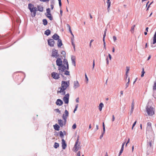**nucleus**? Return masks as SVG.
Here are the masks:
<instances>
[{
    "label": "nucleus",
    "mask_w": 156,
    "mask_h": 156,
    "mask_svg": "<svg viewBox=\"0 0 156 156\" xmlns=\"http://www.w3.org/2000/svg\"><path fill=\"white\" fill-rule=\"evenodd\" d=\"M69 85V82L68 81H62V82L61 86L62 87H59L58 89V91L57 92V93H62V94L64 95L65 93V92L64 91L66 88L68 87Z\"/></svg>",
    "instance_id": "1"
},
{
    "label": "nucleus",
    "mask_w": 156,
    "mask_h": 156,
    "mask_svg": "<svg viewBox=\"0 0 156 156\" xmlns=\"http://www.w3.org/2000/svg\"><path fill=\"white\" fill-rule=\"evenodd\" d=\"M64 64H66V67L63 65L58 67V70L59 71L60 73H62L65 72L66 69H69V65L67 61L66 60H64L63 62Z\"/></svg>",
    "instance_id": "2"
},
{
    "label": "nucleus",
    "mask_w": 156,
    "mask_h": 156,
    "mask_svg": "<svg viewBox=\"0 0 156 156\" xmlns=\"http://www.w3.org/2000/svg\"><path fill=\"white\" fill-rule=\"evenodd\" d=\"M79 138L78 136L73 149V151L75 152H76L79 149L81 148L80 142L79 141Z\"/></svg>",
    "instance_id": "3"
},
{
    "label": "nucleus",
    "mask_w": 156,
    "mask_h": 156,
    "mask_svg": "<svg viewBox=\"0 0 156 156\" xmlns=\"http://www.w3.org/2000/svg\"><path fill=\"white\" fill-rule=\"evenodd\" d=\"M146 109L147 112L149 115L152 116L154 114V110L153 107L147 106Z\"/></svg>",
    "instance_id": "4"
},
{
    "label": "nucleus",
    "mask_w": 156,
    "mask_h": 156,
    "mask_svg": "<svg viewBox=\"0 0 156 156\" xmlns=\"http://www.w3.org/2000/svg\"><path fill=\"white\" fill-rule=\"evenodd\" d=\"M60 73H58L55 72H53L51 74V76L55 80H58L60 78Z\"/></svg>",
    "instance_id": "5"
},
{
    "label": "nucleus",
    "mask_w": 156,
    "mask_h": 156,
    "mask_svg": "<svg viewBox=\"0 0 156 156\" xmlns=\"http://www.w3.org/2000/svg\"><path fill=\"white\" fill-rule=\"evenodd\" d=\"M65 114H63L62 115L63 119L65 121V123H66V119L67 117L69 116V112L67 110H66L65 111Z\"/></svg>",
    "instance_id": "6"
},
{
    "label": "nucleus",
    "mask_w": 156,
    "mask_h": 156,
    "mask_svg": "<svg viewBox=\"0 0 156 156\" xmlns=\"http://www.w3.org/2000/svg\"><path fill=\"white\" fill-rule=\"evenodd\" d=\"M48 45L50 46L53 47L54 46L55 42L53 39H49L48 41Z\"/></svg>",
    "instance_id": "7"
},
{
    "label": "nucleus",
    "mask_w": 156,
    "mask_h": 156,
    "mask_svg": "<svg viewBox=\"0 0 156 156\" xmlns=\"http://www.w3.org/2000/svg\"><path fill=\"white\" fill-rule=\"evenodd\" d=\"M69 94H66L64 97L63 98V100L65 104H67L69 103Z\"/></svg>",
    "instance_id": "8"
},
{
    "label": "nucleus",
    "mask_w": 156,
    "mask_h": 156,
    "mask_svg": "<svg viewBox=\"0 0 156 156\" xmlns=\"http://www.w3.org/2000/svg\"><path fill=\"white\" fill-rule=\"evenodd\" d=\"M58 55V51L54 49L52 50V56L57 58Z\"/></svg>",
    "instance_id": "9"
},
{
    "label": "nucleus",
    "mask_w": 156,
    "mask_h": 156,
    "mask_svg": "<svg viewBox=\"0 0 156 156\" xmlns=\"http://www.w3.org/2000/svg\"><path fill=\"white\" fill-rule=\"evenodd\" d=\"M56 63L57 65L58 66V67L63 65L62 61L61 59L60 58H57L56 60Z\"/></svg>",
    "instance_id": "10"
},
{
    "label": "nucleus",
    "mask_w": 156,
    "mask_h": 156,
    "mask_svg": "<svg viewBox=\"0 0 156 156\" xmlns=\"http://www.w3.org/2000/svg\"><path fill=\"white\" fill-rule=\"evenodd\" d=\"M153 96L155 98H156V82L154 83L153 86Z\"/></svg>",
    "instance_id": "11"
},
{
    "label": "nucleus",
    "mask_w": 156,
    "mask_h": 156,
    "mask_svg": "<svg viewBox=\"0 0 156 156\" xmlns=\"http://www.w3.org/2000/svg\"><path fill=\"white\" fill-rule=\"evenodd\" d=\"M152 130L151 123L150 122H148L147 124V131H151Z\"/></svg>",
    "instance_id": "12"
},
{
    "label": "nucleus",
    "mask_w": 156,
    "mask_h": 156,
    "mask_svg": "<svg viewBox=\"0 0 156 156\" xmlns=\"http://www.w3.org/2000/svg\"><path fill=\"white\" fill-rule=\"evenodd\" d=\"M37 8L36 7H34L33 8L31 9V10L30 11V12L32 13H33V16L32 15L33 17H34L36 15V12L37 10Z\"/></svg>",
    "instance_id": "13"
},
{
    "label": "nucleus",
    "mask_w": 156,
    "mask_h": 156,
    "mask_svg": "<svg viewBox=\"0 0 156 156\" xmlns=\"http://www.w3.org/2000/svg\"><path fill=\"white\" fill-rule=\"evenodd\" d=\"M62 147L63 149H65L66 147V144L65 141L63 139L62 140Z\"/></svg>",
    "instance_id": "14"
},
{
    "label": "nucleus",
    "mask_w": 156,
    "mask_h": 156,
    "mask_svg": "<svg viewBox=\"0 0 156 156\" xmlns=\"http://www.w3.org/2000/svg\"><path fill=\"white\" fill-rule=\"evenodd\" d=\"M56 105H58L60 106V105H62L63 104V102L62 101V100H61V99H58L57 100V101L56 102Z\"/></svg>",
    "instance_id": "15"
},
{
    "label": "nucleus",
    "mask_w": 156,
    "mask_h": 156,
    "mask_svg": "<svg viewBox=\"0 0 156 156\" xmlns=\"http://www.w3.org/2000/svg\"><path fill=\"white\" fill-rule=\"evenodd\" d=\"M52 38L53 39L55 40H58L59 39V36L56 34H55L54 35L52 36Z\"/></svg>",
    "instance_id": "16"
},
{
    "label": "nucleus",
    "mask_w": 156,
    "mask_h": 156,
    "mask_svg": "<svg viewBox=\"0 0 156 156\" xmlns=\"http://www.w3.org/2000/svg\"><path fill=\"white\" fill-rule=\"evenodd\" d=\"M58 123L61 127L63 126L66 124L65 123V122H64L61 119L58 120Z\"/></svg>",
    "instance_id": "17"
},
{
    "label": "nucleus",
    "mask_w": 156,
    "mask_h": 156,
    "mask_svg": "<svg viewBox=\"0 0 156 156\" xmlns=\"http://www.w3.org/2000/svg\"><path fill=\"white\" fill-rule=\"evenodd\" d=\"M74 87L75 88L78 87L80 86V84L77 81H75L74 82Z\"/></svg>",
    "instance_id": "18"
},
{
    "label": "nucleus",
    "mask_w": 156,
    "mask_h": 156,
    "mask_svg": "<svg viewBox=\"0 0 156 156\" xmlns=\"http://www.w3.org/2000/svg\"><path fill=\"white\" fill-rule=\"evenodd\" d=\"M107 31V29H106L104 31V35H103V43H104V46H106L105 45V37L106 36V32Z\"/></svg>",
    "instance_id": "19"
},
{
    "label": "nucleus",
    "mask_w": 156,
    "mask_h": 156,
    "mask_svg": "<svg viewBox=\"0 0 156 156\" xmlns=\"http://www.w3.org/2000/svg\"><path fill=\"white\" fill-rule=\"evenodd\" d=\"M62 45V41L61 39H58V40L57 45L58 47H60Z\"/></svg>",
    "instance_id": "20"
},
{
    "label": "nucleus",
    "mask_w": 156,
    "mask_h": 156,
    "mask_svg": "<svg viewBox=\"0 0 156 156\" xmlns=\"http://www.w3.org/2000/svg\"><path fill=\"white\" fill-rule=\"evenodd\" d=\"M53 127L55 130L58 131L59 130L60 127L58 124H56L55 125L53 126Z\"/></svg>",
    "instance_id": "21"
},
{
    "label": "nucleus",
    "mask_w": 156,
    "mask_h": 156,
    "mask_svg": "<svg viewBox=\"0 0 156 156\" xmlns=\"http://www.w3.org/2000/svg\"><path fill=\"white\" fill-rule=\"evenodd\" d=\"M156 43V32H155L153 37V44H154Z\"/></svg>",
    "instance_id": "22"
},
{
    "label": "nucleus",
    "mask_w": 156,
    "mask_h": 156,
    "mask_svg": "<svg viewBox=\"0 0 156 156\" xmlns=\"http://www.w3.org/2000/svg\"><path fill=\"white\" fill-rule=\"evenodd\" d=\"M71 60L72 62L73 65L74 66H76V62H75V57H72L71 58Z\"/></svg>",
    "instance_id": "23"
},
{
    "label": "nucleus",
    "mask_w": 156,
    "mask_h": 156,
    "mask_svg": "<svg viewBox=\"0 0 156 156\" xmlns=\"http://www.w3.org/2000/svg\"><path fill=\"white\" fill-rule=\"evenodd\" d=\"M38 10L40 12H43L44 8L42 6H37Z\"/></svg>",
    "instance_id": "24"
},
{
    "label": "nucleus",
    "mask_w": 156,
    "mask_h": 156,
    "mask_svg": "<svg viewBox=\"0 0 156 156\" xmlns=\"http://www.w3.org/2000/svg\"><path fill=\"white\" fill-rule=\"evenodd\" d=\"M51 31L49 30H47L44 32V34L46 35L47 36L49 35L50 34Z\"/></svg>",
    "instance_id": "25"
},
{
    "label": "nucleus",
    "mask_w": 156,
    "mask_h": 156,
    "mask_svg": "<svg viewBox=\"0 0 156 156\" xmlns=\"http://www.w3.org/2000/svg\"><path fill=\"white\" fill-rule=\"evenodd\" d=\"M104 107V104L101 103L100 104L98 108L99 110L101 111L102 110V108Z\"/></svg>",
    "instance_id": "26"
},
{
    "label": "nucleus",
    "mask_w": 156,
    "mask_h": 156,
    "mask_svg": "<svg viewBox=\"0 0 156 156\" xmlns=\"http://www.w3.org/2000/svg\"><path fill=\"white\" fill-rule=\"evenodd\" d=\"M47 17L50 20H52L53 18L51 16V13L47 14L46 15Z\"/></svg>",
    "instance_id": "27"
},
{
    "label": "nucleus",
    "mask_w": 156,
    "mask_h": 156,
    "mask_svg": "<svg viewBox=\"0 0 156 156\" xmlns=\"http://www.w3.org/2000/svg\"><path fill=\"white\" fill-rule=\"evenodd\" d=\"M34 7V5L31 4L30 3L28 5V8L30 9V11H31V9Z\"/></svg>",
    "instance_id": "28"
},
{
    "label": "nucleus",
    "mask_w": 156,
    "mask_h": 156,
    "mask_svg": "<svg viewBox=\"0 0 156 156\" xmlns=\"http://www.w3.org/2000/svg\"><path fill=\"white\" fill-rule=\"evenodd\" d=\"M107 2L108 4V12H109V9H110L109 8H110V6L111 5V2L110 1H107Z\"/></svg>",
    "instance_id": "29"
},
{
    "label": "nucleus",
    "mask_w": 156,
    "mask_h": 156,
    "mask_svg": "<svg viewBox=\"0 0 156 156\" xmlns=\"http://www.w3.org/2000/svg\"><path fill=\"white\" fill-rule=\"evenodd\" d=\"M134 102H132L131 106V113H132L134 109Z\"/></svg>",
    "instance_id": "30"
},
{
    "label": "nucleus",
    "mask_w": 156,
    "mask_h": 156,
    "mask_svg": "<svg viewBox=\"0 0 156 156\" xmlns=\"http://www.w3.org/2000/svg\"><path fill=\"white\" fill-rule=\"evenodd\" d=\"M43 24L44 25H46L48 24V22L46 19H43Z\"/></svg>",
    "instance_id": "31"
},
{
    "label": "nucleus",
    "mask_w": 156,
    "mask_h": 156,
    "mask_svg": "<svg viewBox=\"0 0 156 156\" xmlns=\"http://www.w3.org/2000/svg\"><path fill=\"white\" fill-rule=\"evenodd\" d=\"M135 25H134L131 27V29L130 30V31H131L132 33H133L134 32V27H135Z\"/></svg>",
    "instance_id": "32"
},
{
    "label": "nucleus",
    "mask_w": 156,
    "mask_h": 156,
    "mask_svg": "<svg viewBox=\"0 0 156 156\" xmlns=\"http://www.w3.org/2000/svg\"><path fill=\"white\" fill-rule=\"evenodd\" d=\"M128 81L127 83L126 84V88H127L129 85V77H128Z\"/></svg>",
    "instance_id": "33"
},
{
    "label": "nucleus",
    "mask_w": 156,
    "mask_h": 156,
    "mask_svg": "<svg viewBox=\"0 0 156 156\" xmlns=\"http://www.w3.org/2000/svg\"><path fill=\"white\" fill-rule=\"evenodd\" d=\"M129 67L126 66V74H128L129 73Z\"/></svg>",
    "instance_id": "34"
},
{
    "label": "nucleus",
    "mask_w": 156,
    "mask_h": 156,
    "mask_svg": "<svg viewBox=\"0 0 156 156\" xmlns=\"http://www.w3.org/2000/svg\"><path fill=\"white\" fill-rule=\"evenodd\" d=\"M59 144L56 142L55 143L54 147L55 148H57L59 147Z\"/></svg>",
    "instance_id": "35"
},
{
    "label": "nucleus",
    "mask_w": 156,
    "mask_h": 156,
    "mask_svg": "<svg viewBox=\"0 0 156 156\" xmlns=\"http://www.w3.org/2000/svg\"><path fill=\"white\" fill-rule=\"evenodd\" d=\"M71 42H72V44L73 47V48H74V50H75V45L74 43L73 40V39H72Z\"/></svg>",
    "instance_id": "36"
},
{
    "label": "nucleus",
    "mask_w": 156,
    "mask_h": 156,
    "mask_svg": "<svg viewBox=\"0 0 156 156\" xmlns=\"http://www.w3.org/2000/svg\"><path fill=\"white\" fill-rule=\"evenodd\" d=\"M65 73H64V74L66 75H70V73H69V72L68 71H65Z\"/></svg>",
    "instance_id": "37"
},
{
    "label": "nucleus",
    "mask_w": 156,
    "mask_h": 156,
    "mask_svg": "<svg viewBox=\"0 0 156 156\" xmlns=\"http://www.w3.org/2000/svg\"><path fill=\"white\" fill-rule=\"evenodd\" d=\"M60 135L61 137L62 138L64 137V135L63 132L62 131L60 132Z\"/></svg>",
    "instance_id": "38"
},
{
    "label": "nucleus",
    "mask_w": 156,
    "mask_h": 156,
    "mask_svg": "<svg viewBox=\"0 0 156 156\" xmlns=\"http://www.w3.org/2000/svg\"><path fill=\"white\" fill-rule=\"evenodd\" d=\"M78 104H77L76 105V107H75V109H74V111H73V112L74 113H75V111L77 110V109L78 108Z\"/></svg>",
    "instance_id": "39"
},
{
    "label": "nucleus",
    "mask_w": 156,
    "mask_h": 156,
    "mask_svg": "<svg viewBox=\"0 0 156 156\" xmlns=\"http://www.w3.org/2000/svg\"><path fill=\"white\" fill-rule=\"evenodd\" d=\"M125 143L124 142L122 143V147L121 149V150L123 151V149H124V146L125 145Z\"/></svg>",
    "instance_id": "40"
},
{
    "label": "nucleus",
    "mask_w": 156,
    "mask_h": 156,
    "mask_svg": "<svg viewBox=\"0 0 156 156\" xmlns=\"http://www.w3.org/2000/svg\"><path fill=\"white\" fill-rule=\"evenodd\" d=\"M47 14L50 13V9L49 8H48L46 9Z\"/></svg>",
    "instance_id": "41"
},
{
    "label": "nucleus",
    "mask_w": 156,
    "mask_h": 156,
    "mask_svg": "<svg viewBox=\"0 0 156 156\" xmlns=\"http://www.w3.org/2000/svg\"><path fill=\"white\" fill-rule=\"evenodd\" d=\"M80 153L81 152L80 151H79L77 154V156H80ZM82 156H84V155L83 154Z\"/></svg>",
    "instance_id": "42"
},
{
    "label": "nucleus",
    "mask_w": 156,
    "mask_h": 156,
    "mask_svg": "<svg viewBox=\"0 0 156 156\" xmlns=\"http://www.w3.org/2000/svg\"><path fill=\"white\" fill-rule=\"evenodd\" d=\"M76 124L75 123L72 126L73 129H75L76 128Z\"/></svg>",
    "instance_id": "43"
},
{
    "label": "nucleus",
    "mask_w": 156,
    "mask_h": 156,
    "mask_svg": "<svg viewBox=\"0 0 156 156\" xmlns=\"http://www.w3.org/2000/svg\"><path fill=\"white\" fill-rule=\"evenodd\" d=\"M136 121H135L134 122L133 124V126H132V129H133V127L135 126L136 124Z\"/></svg>",
    "instance_id": "44"
},
{
    "label": "nucleus",
    "mask_w": 156,
    "mask_h": 156,
    "mask_svg": "<svg viewBox=\"0 0 156 156\" xmlns=\"http://www.w3.org/2000/svg\"><path fill=\"white\" fill-rule=\"evenodd\" d=\"M85 77L86 80L87 81V83L88 81V77L87 76V75L86 73L85 74Z\"/></svg>",
    "instance_id": "45"
},
{
    "label": "nucleus",
    "mask_w": 156,
    "mask_h": 156,
    "mask_svg": "<svg viewBox=\"0 0 156 156\" xmlns=\"http://www.w3.org/2000/svg\"><path fill=\"white\" fill-rule=\"evenodd\" d=\"M113 39L114 41H115L117 40L116 37L115 36H113Z\"/></svg>",
    "instance_id": "46"
},
{
    "label": "nucleus",
    "mask_w": 156,
    "mask_h": 156,
    "mask_svg": "<svg viewBox=\"0 0 156 156\" xmlns=\"http://www.w3.org/2000/svg\"><path fill=\"white\" fill-rule=\"evenodd\" d=\"M40 1L42 2H48L50 0H39Z\"/></svg>",
    "instance_id": "47"
},
{
    "label": "nucleus",
    "mask_w": 156,
    "mask_h": 156,
    "mask_svg": "<svg viewBox=\"0 0 156 156\" xmlns=\"http://www.w3.org/2000/svg\"><path fill=\"white\" fill-rule=\"evenodd\" d=\"M112 122H113L115 120V116L114 115H112Z\"/></svg>",
    "instance_id": "48"
},
{
    "label": "nucleus",
    "mask_w": 156,
    "mask_h": 156,
    "mask_svg": "<svg viewBox=\"0 0 156 156\" xmlns=\"http://www.w3.org/2000/svg\"><path fill=\"white\" fill-rule=\"evenodd\" d=\"M94 66H95L94 60L93 61V69L94 68Z\"/></svg>",
    "instance_id": "49"
},
{
    "label": "nucleus",
    "mask_w": 156,
    "mask_h": 156,
    "mask_svg": "<svg viewBox=\"0 0 156 156\" xmlns=\"http://www.w3.org/2000/svg\"><path fill=\"white\" fill-rule=\"evenodd\" d=\"M108 57H109V58L110 59V60H111V59H112L111 55L110 54H109L108 55Z\"/></svg>",
    "instance_id": "50"
},
{
    "label": "nucleus",
    "mask_w": 156,
    "mask_h": 156,
    "mask_svg": "<svg viewBox=\"0 0 156 156\" xmlns=\"http://www.w3.org/2000/svg\"><path fill=\"white\" fill-rule=\"evenodd\" d=\"M129 141H130V139H129V138L128 139V141L126 143V146L127 145V144H128V143H129Z\"/></svg>",
    "instance_id": "51"
},
{
    "label": "nucleus",
    "mask_w": 156,
    "mask_h": 156,
    "mask_svg": "<svg viewBox=\"0 0 156 156\" xmlns=\"http://www.w3.org/2000/svg\"><path fill=\"white\" fill-rule=\"evenodd\" d=\"M149 144L150 147H152V143L151 141L149 142Z\"/></svg>",
    "instance_id": "52"
},
{
    "label": "nucleus",
    "mask_w": 156,
    "mask_h": 156,
    "mask_svg": "<svg viewBox=\"0 0 156 156\" xmlns=\"http://www.w3.org/2000/svg\"><path fill=\"white\" fill-rule=\"evenodd\" d=\"M123 151H122V150H120V152L119 153V156L120 155H121V154L122 153Z\"/></svg>",
    "instance_id": "53"
},
{
    "label": "nucleus",
    "mask_w": 156,
    "mask_h": 156,
    "mask_svg": "<svg viewBox=\"0 0 156 156\" xmlns=\"http://www.w3.org/2000/svg\"><path fill=\"white\" fill-rule=\"evenodd\" d=\"M103 131L102 133H105V127H103Z\"/></svg>",
    "instance_id": "54"
},
{
    "label": "nucleus",
    "mask_w": 156,
    "mask_h": 156,
    "mask_svg": "<svg viewBox=\"0 0 156 156\" xmlns=\"http://www.w3.org/2000/svg\"><path fill=\"white\" fill-rule=\"evenodd\" d=\"M79 98H78L76 99V102L77 103L79 102Z\"/></svg>",
    "instance_id": "55"
},
{
    "label": "nucleus",
    "mask_w": 156,
    "mask_h": 156,
    "mask_svg": "<svg viewBox=\"0 0 156 156\" xmlns=\"http://www.w3.org/2000/svg\"><path fill=\"white\" fill-rule=\"evenodd\" d=\"M60 14L61 16H62V10H60Z\"/></svg>",
    "instance_id": "56"
},
{
    "label": "nucleus",
    "mask_w": 156,
    "mask_h": 156,
    "mask_svg": "<svg viewBox=\"0 0 156 156\" xmlns=\"http://www.w3.org/2000/svg\"><path fill=\"white\" fill-rule=\"evenodd\" d=\"M58 2H59V6L60 7H61V5H62L61 2H60V1Z\"/></svg>",
    "instance_id": "57"
},
{
    "label": "nucleus",
    "mask_w": 156,
    "mask_h": 156,
    "mask_svg": "<svg viewBox=\"0 0 156 156\" xmlns=\"http://www.w3.org/2000/svg\"><path fill=\"white\" fill-rule=\"evenodd\" d=\"M51 7L52 9H53L54 8V5H51Z\"/></svg>",
    "instance_id": "58"
},
{
    "label": "nucleus",
    "mask_w": 156,
    "mask_h": 156,
    "mask_svg": "<svg viewBox=\"0 0 156 156\" xmlns=\"http://www.w3.org/2000/svg\"><path fill=\"white\" fill-rule=\"evenodd\" d=\"M55 110L57 112H58L59 113H60V111L58 109H55Z\"/></svg>",
    "instance_id": "59"
},
{
    "label": "nucleus",
    "mask_w": 156,
    "mask_h": 156,
    "mask_svg": "<svg viewBox=\"0 0 156 156\" xmlns=\"http://www.w3.org/2000/svg\"><path fill=\"white\" fill-rule=\"evenodd\" d=\"M145 73V72L144 71V69L143 68V70H142V73L143 74H144Z\"/></svg>",
    "instance_id": "60"
},
{
    "label": "nucleus",
    "mask_w": 156,
    "mask_h": 156,
    "mask_svg": "<svg viewBox=\"0 0 156 156\" xmlns=\"http://www.w3.org/2000/svg\"><path fill=\"white\" fill-rule=\"evenodd\" d=\"M115 51V48L114 47H113L112 48V52H114Z\"/></svg>",
    "instance_id": "61"
},
{
    "label": "nucleus",
    "mask_w": 156,
    "mask_h": 156,
    "mask_svg": "<svg viewBox=\"0 0 156 156\" xmlns=\"http://www.w3.org/2000/svg\"><path fill=\"white\" fill-rule=\"evenodd\" d=\"M153 1L152 2H151L150 3V4L149 5H148V6L147 7H148V8H149L150 7V5L153 3Z\"/></svg>",
    "instance_id": "62"
},
{
    "label": "nucleus",
    "mask_w": 156,
    "mask_h": 156,
    "mask_svg": "<svg viewBox=\"0 0 156 156\" xmlns=\"http://www.w3.org/2000/svg\"><path fill=\"white\" fill-rule=\"evenodd\" d=\"M128 76V74H126V80L127 79V78Z\"/></svg>",
    "instance_id": "63"
},
{
    "label": "nucleus",
    "mask_w": 156,
    "mask_h": 156,
    "mask_svg": "<svg viewBox=\"0 0 156 156\" xmlns=\"http://www.w3.org/2000/svg\"><path fill=\"white\" fill-rule=\"evenodd\" d=\"M151 57L150 55H149V56L148 57L147 60H149L151 58Z\"/></svg>",
    "instance_id": "64"
}]
</instances>
